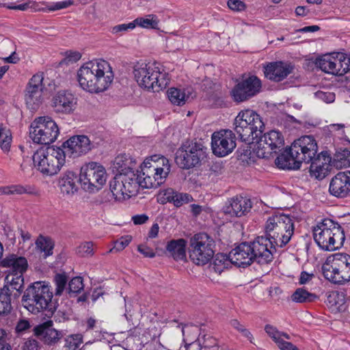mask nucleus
Listing matches in <instances>:
<instances>
[{
  "label": "nucleus",
  "mask_w": 350,
  "mask_h": 350,
  "mask_svg": "<svg viewBox=\"0 0 350 350\" xmlns=\"http://www.w3.org/2000/svg\"><path fill=\"white\" fill-rule=\"evenodd\" d=\"M113 78L110 64L103 59L88 62L77 70V81L80 87L90 93L105 91Z\"/></svg>",
  "instance_id": "f257e3e1"
},
{
  "label": "nucleus",
  "mask_w": 350,
  "mask_h": 350,
  "mask_svg": "<svg viewBox=\"0 0 350 350\" xmlns=\"http://www.w3.org/2000/svg\"><path fill=\"white\" fill-rule=\"evenodd\" d=\"M317 151L318 146L314 137L302 136L292 144L288 152L278 157L276 164L282 169L297 170L302 163H310Z\"/></svg>",
  "instance_id": "f03ea898"
},
{
  "label": "nucleus",
  "mask_w": 350,
  "mask_h": 350,
  "mask_svg": "<svg viewBox=\"0 0 350 350\" xmlns=\"http://www.w3.org/2000/svg\"><path fill=\"white\" fill-rule=\"evenodd\" d=\"M52 297L50 286L44 282H36L25 291L21 301L23 306L32 314H38L42 312L45 316L50 317L56 309Z\"/></svg>",
  "instance_id": "7ed1b4c3"
},
{
  "label": "nucleus",
  "mask_w": 350,
  "mask_h": 350,
  "mask_svg": "<svg viewBox=\"0 0 350 350\" xmlns=\"http://www.w3.org/2000/svg\"><path fill=\"white\" fill-rule=\"evenodd\" d=\"M141 170L135 173L138 187L157 188L165 183L170 172L169 160L163 156L153 155L146 159L141 165Z\"/></svg>",
  "instance_id": "20e7f679"
},
{
  "label": "nucleus",
  "mask_w": 350,
  "mask_h": 350,
  "mask_svg": "<svg viewBox=\"0 0 350 350\" xmlns=\"http://www.w3.org/2000/svg\"><path fill=\"white\" fill-rule=\"evenodd\" d=\"M313 237L324 251H334L342 247L345 236L342 227L332 219L326 218L313 227Z\"/></svg>",
  "instance_id": "39448f33"
},
{
  "label": "nucleus",
  "mask_w": 350,
  "mask_h": 350,
  "mask_svg": "<svg viewBox=\"0 0 350 350\" xmlns=\"http://www.w3.org/2000/svg\"><path fill=\"white\" fill-rule=\"evenodd\" d=\"M134 79L142 88L159 92L165 89L170 79L165 72H162L157 64L137 62L133 70Z\"/></svg>",
  "instance_id": "423d86ee"
},
{
  "label": "nucleus",
  "mask_w": 350,
  "mask_h": 350,
  "mask_svg": "<svg viewBox=\"0 0 350 350\" xmlns=\"http://www.w3.org/2000/svg\"><path fill=\"white\" fill-rule=\"evenodd\" d=\"M265 232L275 247H282L290 241L294 233L293 221L288 215L273 214L267 219Z\"/></svg>",
  "instance_id": "0eeeda50"
},
{
  "label": "nucleus",
  "mask_w": 350,
  "mask_h": 350,
  "mask_svg": "<svg viewBox=\"0 0 350 350\" xmlns=\"http://www.w3.org/2000/svg\"><path fill=\"white\" fill-rule=\"evenodd\" d=\"M65 152L60 147L49 146L40 148L32 156L34 165L42 174H57L66 162Z\"/></svg>",
  "instance_id": "6e6552de"
},
{
  "label": "nucleus",
  "mask_w": 350,
  "mask_h": 350,
  "mask_svg": "<svg viewBox=\"0 0 350 350\" xmlns=\"http://www.w3.org/2000/svg\"><path fill=\"white\" fill-rule=\"evenodd\" d=\"M234 125L240 139L247 144L258 137L265 128L260 116L250 109L240 111L234 119Z\"/></svg>",
  "instance_id": "1a4fd4ad"
},
{
  "label": "nucleus",
  "mask_w": 350,
  "mask_h": 350,
  "mask_svg": "<svg viewBox=\"0 0 350 350\" xmlns=\"http://www.w3.org/2000/svg\"><path fill=\"white\" fill-rule=\"evenodd\" d=\"M215 247V241L208 234H196L189 240V258L194 264L204 265L213 258Z\"/></svg>",
  "instance_id": "9d476101"
},
{
  "label": "nucleus",
  "mask_w": 350,
  "mask_h": 350,
  "mask_svg": "<svg viewBox=\"0 0 350 350\" xmlns=\"http://www.w3.org/2000/svg\"><path fill=\"white\" fill-rule=\"evenodd\" d=\"M81 187L90 193L99 191L107 180L105 167L96 162H90L81 167L79 179Z\"/></svg>",
  "instance_id": "9b49d317"
},
{
  "label": "nucleus",
  "mask_w": 350,
  "mask_h": 350,
  "mask_svg": "<svg viewBox=\"0 0 350 350\" xmlns=\"http://www.w3.org/2000/svg\"><path fill=\"white\" fill-rule=\"evenodd\" d=\"M206 150L202 143L187 141L176 150V163L183 169L194 167L205 157Z\"/></svg>",
  "instance_id": "f8f14e48"
},
{
  "label": "nucleus",
  "mask_w": 350,
  "mask_h": 350,
  "mask_svg": "<svg viewBox=\"0 0 350 350\" xmlns=\"http://www.w3.org/2000/svg\"><path fill=\"white\" fill-rule=\"evenodd\" d=\"M59 135V129L50 117H39L31 124L29 137L34 143L48 145L53 143Z\"/></svg>",
  "instance_id": "ddd939ff"
},
{
  "label": "nucleus",
  "mask_w": 350,
  "mask_h": 350,
  "mask_svg": "<svg viewBox=\"0 0 350 350\" xmlns=\"http://www.w3.org/2000/svg\"><path fill=\"white\" fill-rule=\"evenodd\" d=\"M109 188L115 195L116 201H123L137 194V176L134 171L116 175L109 183Z\"/></svg>",
  "instance_id": "4468645a"
},
{
  "label": "nucleus",
  "mask_w": 350,
  "mask_h": 350,
  "mask_svg": "<svg viewBox=\"0 0 350 350\" xmlns=\"http://www.w3.org/2000/svg\"><path fill=\"white\" fill-rule=\"evenodd\" d=\"M284 144L282 133L272 130L260 136L254 148V152L259 158H269L273 153L280 152Z\"/></svg>",
  "instance_id": "2eb2a0df"
},
{
  "label": "nucleus",
  "mask_w": 350,
  "mask_h": 350,
  "mask_svg": "<svg viewBox=\"0 0 350 350\" xmlns=\"http://www.w3.org/2000/svg\"><path fill=\"white\" fill-rule=\"evenodd\" d=\"M236 137L230 130H221L214 132L211 137V148L215 155L225 157L235 148Z\"/></svg>",
  "instance_id": "dca6fc26"
},
{
  "label": "nucleus",
  "mask_w": 350,
  "mask_h": 350,
  "mask_svg": "<svg viewBox=\"0 0 350 350\" xmlns=\"http://www.w3.org/2000/svg\"><path fill=\"white\" fill-rule=\"evenodd\" d=\"M43 79L42 74H36L29 79L25 88V104L31 111H37L42 104Z\"/></svg>",
  "instance_id": "f3484780"
},
{
  "label": "nucleus",
  "mask_w": 350,
  "mask_h": 350,
  "mask_svg": "<svg viewBox=\"0 0 350 350\" xmlns=\"http://www.w3.org/2000/svg\"><path fill=\"white\" fill-rule=\"evenodd\" d=\"M254 261L258 264L264 265L271 262L273 258V252L276 247L267 236L258 237L253 241L250 242Z\"/></svg>",
  "instance_id": "a211bd4d"
},
{
  "label": "nucleus",
  "mask_w": 350,
  "mask_h": 350,
  "mask_svg": "<svg viewBox=\"0 0 350 350\" xmlns=\"http://www.w3.org/2000/svg\"><path fill=\"white\" fill-rule=\"evenodd\" d=\"M261 88V81L256 76H250L238 83L232 90L231 95L236 102H243L255 96Z\"/></svg>",
  "instance_id": "6ab92c4d"
},
{
  "label": "nucleus",
  "mask_w": 350,
  "mask_h": 350,
  "mask_svg": "<svg viewBox=\"0 0 350 350\" xmlns=\"http://www.w3.org/2000/svg\"><path fill=\"white\" fill-rule=\"evenodd\" d=\"M62 148L66 155L75 158L88 152L92 149V144L87 136L75 135L64 142Z\"/></svg>",
  "instance_id": "aec40b11"
},
{
  "label": "nucleus",
  "mask_w": 350,
  "mask_h": 350,
  "mask_svg": "<svg viewBox=\"0 0 350 350\" xmlns=\"http://www.w3.org/2000/svg\"><path fill=\"white\" fill-rule=\"evenodd\" d=\"M329 192L338 198L350 195V170L338 172L331 179Z\"/></svg>",
  "instance_id": "412c9836"
},
{
  "label": "nucleus",
  "mask_w": 350,
  "mask_h": 350,
  "mask_svg": "<svg viewBox=\"0 0 350 350\" xmlns=\"http://www.w3.org/2000/svg\"><path fill=\"white\" fill-rule=\"evenodd\" d=\"M77 105V98L72 93L59 91L52 99V106L57 113L68 114L72 112Z\"/></svg>",
  "instance_id": "4be33fe9"
},
{
  "label": "nucleus",
  "mask_w": 350,
  "mask_h": 350,
  "mask_svg": "<svg viewBox=\"0 0 350 350\" xmlns=\"http://www.w3.org/2000/svg\"><path fill=\"white\" fill-rule=\"evenodd\" d=\"M294 66L283 62L268 64L264 68V74L267 79L274 82H280L293 72Z\"/></svg>",
  "instance_id": "5701e85b"
},
{
  "label": "nucleus",
  "mask_w": 350,
  "mask_h": 350,
  "mask_svg": "<svg viewBox=\"0 0 350 350\" xmlns=\"http://www.w3.org/2000/svg\"><path fill=\"white\" fill-rule=\"evenodd\" d=\"M230 258L233 265L244 267L254 262L252 250L248 242H243L230 252Z\"/></svg>",
  "instance_id": "b1692460"
},
{
  "label": "nucleus",
  "mask_w": 350,
  "mask_h": 350,
  "mask_svg": "<svg viewBox=\"0 0 350 350\" xmlns=\"http://www.w3.org/2000/svg\"><path fill=\"white\" fill-rule=\"evenodd\" d=\"M331 160V157L327 152H321L310 161V175L319 180L323 179L329 170Z\"/></svg>",
  "instance_id": "393cba45"
},
{
  "label": "nucleus",
  "mask_w": 350,
  "mask_h": 350,
  "mask_svg": "<svg viewBox=\"0 0 350 350\" xmlns=\"http://www.w3.org/2000/svg\"><path fill=\"white\" fill-rule=\"evenodd\" d=\"M51 321H47L34 328V334L47 345H54L64 337V333L51 327Z\"/></svg>",
  "instance_id": "a878e982"
},
{
  "label": "nucleus",
  "mask_w": 350,
  "mask_h": 350,
  "mask_svg": "<svg viewBox=\"0 0 350 350\" xmlns=\"http://www.w3.org/2000/svg\"><path fill=\"white\" fill-rule=\"evenodd\" d=\"M252 202L243 196H235L228 201L224 208V213L231 216L241 217L248 213L252 208Z\"/></svg>",
  "instance_id": "bb28decb"
},
{
  "label": "nucleus",
  "mask_w": 350,
  "mask_h": 350,
  "mask_svg": "<svg viewBox=\"0 0 350 350\" xmlns=\"http://www.w3.org/2000/svg\"><path fill=\"white\" fill-rule=\"evenodd\" d=\"M0 266L8 269V273L24 274L28 268L26 258L11 254L0 260Z\"/></svg>",
  "instance_id": "cd10ccee"
},
{
  "label": "nucleus",
  "mask_w": 350,
  "mask_h": 350,
  "mask_svg": "<svg viewBox=\"0 0 350 350\" xmlns=\"http://www.w3.org/2000/svg\"><path fill=\"white\" fill-rule=\"evenodd\" d=\"M77 180V174L75 172L70 170L65 172L58 180L61 193L67 196L73 195L78 189Z\"/></svg>",
  "instance_id": "c85d7f7f"
},
{
  "label": "nucleus",
  "mask_w": 350,
  "mask_h": 350,
  "mask_svg": "<svg viewBox=\"0 0 350 350\" xmlns=\"http://www.w3.org/2000/svg\"><path fill=\"white\" fill-rule=\"evenodd\" d=\"M187 241L184 239H172L165 247L167 254L178 261L186 258Z\"/></svg>",
  "instance_id": "c756f323"
},
{
  "label": "nucleus",
  "mask_w": 350,
  "mask_h": 350,
  "mask_svg": "<svg viewBox=\"0 0 350 350\" xmlns=\"http://www.w3.org/2000/svg\"><path fill=\"white\" fill-rule=\"evenodd\" d=\"M191 88H171L167 90V97L170 102L176 105H184L190 98H193Z\"/></svg>",
  "instance_id": "7c9ffc66"
},
{
  "label": "nucleus",
  "mask_w": 350,
  "mask_h": 350,
  "mask_svg": "<svg viewBox=\"0 0 350 350\" xmlns=\"http://www.w3.org/2000/svg\"><path fill=\"white\" fill-rule=\"evenodd\" d=\"M5 282L3 287H7L10 290V294L14 298L19 297L24 286L23 274L8 273Z\"/></svg>",
  "instance_id": "2f4dec72"
},
{
  "label": "nucleus",
  "mask_w": 350,
  "mask_h": 350,
  "mask_svg": "<svg viewBox=\"0 0 350 350\" xmlns=\"http://www.w3.org/2000/svg\"><path fill=\"white\" fill-rule=\"evenodd\" d=\"M322 272L327 280L334 284H342L347 282L340 273L339 267H337L334 257H332V264L326 262L322 266Z\"/></svg>",
  "instance_id": "473e14b6"
},
{
  "label": "nucleus",
  "mask_w": 350,
  "mask_h": 350,
  "mask_svg": "<svg viewBox=\"0 0 350 350\" xmlns=\"http://www.w3.org/2000/svg\"><path fill=\"white\" fill-rule=\"evenodd\" d=\"M316 64L322 71L337 75L336 53L325 55L317 59Z\"/></svg>",
  "instance_id": "72a5a7b5"
},
{
  "label": "nucleus",
  "mask_w": 350,
  "mask_h": 350,
  "mask_svg": "<svg viewBox=\"0 0 350 350\" xmlns=\"http://www.w3.org/2000/svg\"><path fill=\"white\" fill-rule=\"evenodd\" d=\"M337 267L347 282L350 281V256L347 254L337 253L332 255Z\"/></svg>",
  "instance_id": "f704fd0d"
},
{
  "label": "nucleus",
  "mask_w": 350,
  "mask_h": 350,
  "mask_svg": "<svg viewBox=\"0 0 350 350\" xmlns=\"http://www.w3.org/2000/svg\"><path fill=\"white\" fill-rule=\"evenodd\" d=\"M319 299L318 295L306 291L303 288H298L291 295L292 301L296 303H310Z\"/></svg>",
  "instance_id": "c9c22d12"
},
{
  "label": "nucleus",
  "mask_w": 350,
  "mask_h": 350,
  "mask_svg": "<svg viewBox=\"0 0 350 350\" xmlns=\"http://www.w3.org/2000/svg\"><path fill=\"white\" fill-rule=\"evenodd\" d=\"M231 264H232V262L230 258V253L228 255L224 254H217L213 262L211 265V267L216 273L220 274L224 269H228Z\"/></svg>",
  "instance_id": "e433bc0d"
},
{
  "label": "nucleus",
  "mask_w": 350,
  "mask_h": 350,
  "mask_svg": "<svg viewBox=\"0 0 350 350\" xmlns=\"http://www.w3.org/2000/svg\"><path fill=\"white\" fill-rule=\"evenodd\" d=\"M12 297L13 295L10 294V290L7 287H3L0 290V314L6 315L11 312Z\"/></svg>",
  "instance_id": "4c0bfd02"
},
{
  "label": "nucleus",
  "mask_w": 350,
  "mask_h": 350,
  "mask_svg": "<svg viewBox=\"0 0 350 350\" xmlns=\"http://www.w3.org/2000/svg\"><path fill=\"white\" fill-rule=\"evenodd\" d=\"M35 243L36 247L41 252H44L45 257L53 254L54 242L51 238L40 234L37 238Z\"/></svg>",
  "instance_id": "58836bf2"
},
{
  "label": "nucleus",
  "mask_w": 350,
  "mask_h": 350,
  "mask_svg": "<svg viewBox=\"0 0 350 350\" xmlns=\"http://www.w3.org/2000/svg\"><path fill=\"white\" fill-rule=\"evenodd\" d=\"M337 75H343L350 70V55L336 53Z\"/></svg>",
  "instance_id": "ea45409f"
},
{
  "label": "nucleus",
  "mask_w": 350,
  "mask_h": 350,
  "mask_svg": "<svg viewBox=\"0 0 350 350\" xmlns=\"http://www.w3.org/2000/svg\"><path fill=\"white\" fill-rule=\"evenodd\" d=\"M12 140L10 128L3 124H0V146L1 149L8 152L10 150Z\"/></svg>",
  "instance_id": "a19ab883"
},
{
  "label": "nucleus",
  "mask_w": 350,
  "mask_h": 350,
  "mask_svg": "<svg viewBox=\"0 0 350 350\" xmlns=\"http://www.w3.org/2000/svg\"><path fill=\"white\" fill-rule=\"evenodd\" d=\"M326 302L330 307H334L336 309L340 310L345 303V295L342 293L332 292L327 296Z\"/></svg>",
  "instance_id": "79ce46f5"
},
{
  "label": "nucleus",
  "mask_w": 350,
  "mask_h": 350,
  "mask_svg": "<svg viewBox=\"0 0 350 350\" xmlns=\"http://www.w3.org/2000/svg\"><path fill=\"white\" fill-rule=\"evenodd\" d=\"M134 22L135 26L139 25L140 27L148 28V29H157L159 21L155 15L150 14L148 18H137Z\"/></svg>",
  "instance_id": "37998d69"
},
{
  "label": "nucleus",
  "mask_w": 350,
  "mask_h": 350,
  "mask_svg": "<svg viewBox=\"0 0 350 350\" xmlns=\"http://www.w3.org/2000/svg\"><path fill=\"white\" fill-rule=\"evenodd\" d=\"M27 193V189L21 185H12L0 187V196L1 195H21Z\"/></svg>",
  "instance_id": "c03bdc74"
},
{
  "label": "nucleus",
  "mask_w": 350,
  "mask_h": 350,
  "mask_svg": "<svg viewBox=\"0 0 350 350\" xmlns=\"http://www.w3.org/2000/svg\"><path fill=\"white\" fill-rule=\"evenodd\" d=\"M54 282L55 284V295H61L66 289L68 282V278L65 273H57L55 275Z\"/></svg>",
  "instance_id": "a18cd8bd"
},
{
  "label": "nucleus",
  "mask_w": 350,
  "mask_h": 350,
  "mask_svg": "<svg viewBox=\"0 0 350 350\" xmlns=\"http://www.w3.org/2000/svg\"><path fill=\"white\" fill-rule=\"evenodd\" d=\"M84 285L81 277L73 278L68 283V292L71 295L77 294L83 289Z\"/></svg>",
  "instance_id": "49530a36"
},
{
  "label": "nucleus",
  "mask_w": 350,
  "mask_h": 350,
  "mask_svg": "<svg viewBox=\"0 0 350 350\" xmlns=\"http://www.w3.org/2000/svg\"><path fill=\"white\" fill-rule=\"evenodd\" d=\"M82 342V337L79 334L70 335L65 338L64 347L67 350H77Z\"/></svg>",
  "instance_id": "de8ad7c7"
},
{
  "label": "nucleus",
  "mask_w": 350,
  "mask_h": 350,
  "mask_svg": "<svg viewBox=\"0 0 350 350\" xmlns=\"http://www.w3.org/2000/svg\"><path fill=\"white\" fill-rule=\"evenodd\" d=\"M131 240L132 237L131 235L121 237L114 242L113 247L109 252L114 253L122 251L131 243Z\"/></svg>",
  "instance_id": "09e8293b"
},
{
  "label": "nucleus",
  "mask_w": 350,
  "mask_h": 350,
  "mask_svg": "<svg viewBox=\"0 0 350 350\" xmlns=\"http://www.w3.org/2000/svg\"><path fill=\"white\" fill-rule=\"evenodd\" d=\"M77 254L82 257L91 256L94 254L93 243L85 242L76 249Z\"/></svg>",
  "instance_id": "8fccbe9b"
},
{
  "label": "nucleus",
  "mask_w": 350,
  "mask_h": 350,
  "mask_svg": "<svg viewBox=\"0 0 350 350\" xmlns=\"http://www.w3.org/2000/svg\"><path fill=\"white\" fill-rule=\"evenodd\" d=\"M72 3H73V2L71 0L59 1V2L53 3L50 5H46L45 8H43L42 9L40 8L38 10H42L44 12L55 11V10H59L66 8L70 6Z\"/></svg>",
  "instance_id": "3c124183"
},
{
  "label": "nucleus",
  "mask_w": 350,
  "mask_h": 350,
  "mask_svg": "<svg viewBox=\"0 0 350 350\" xmlns=\"http://www.w3.org/2000/svg\"><path fill=\"white\" fill-rule=\"evenodd\" d=\"M230 323L232 327L236 329L239 332L241 333L244 337L247 338L251 342H252V334L238 320L232 319L230 321Z\"/></svg>",
  "instance_id": "603ef678"
},
{
  "label": "nucleus",
  "mask_w": 350,
  "mask_h": 350,
  "mask_svg": "<svg viewBox=\"0 0 350 350\" xmlns=\"http://www.w3.org/2000/svg\"><path fill=\"white\" fill-rule=\"evenodd\" d=\"M265 330L277 345L282 340L281 332H279L275 327L267 324L265 327Z\"/></svg>",
  "instance_id": "864d4df0"
},
{
  "label": "nucleus",
  "mask_w": 350,
  "mask_h": 350,
  "mask_svg": "<svg viewBox=\"0 0 350 350\" xmlns=\"http://www.w3.org/2000/svg\"><path fill=\"white\" fill-rule=\"evenodd\" d=\"M135 27V23L134 21L128 24H120L116 25L112 27L111 33L113 34H120L122 35V33L126 32L129 29H133Z\"/></svg>",
  "instance_id": "5fc2aeb1"
},
{
  "label": "nucleus",
  "mask_w": 350,
  "mask_h": 350,
  "mask_svg": "<svg viewBox=\"0 0 350 350\" xmlns=\"http://www.w3.org/2000/svg\"><path fill=\"white\" fill-rule=\"evenodd\" d=\"M31 325L30 323L27 319H20L16 323V325L15 326V332L18 335L23 334L25 332H26L29 329H30Z\"/></svg>",
  "instance_id": "6e6d98bb"
},
{
  "label": "nucleus",
  "mask_w": 350,
  "mask_h": 350,
  "mask_svg": "<svg viewBox=\"0 0 350 350\" xmlns=\"http://www.w3.org/2000/svg\"><path fill=\"white\" fill-rule=\"evenodd\" d=\"M174 194V189L172 188H167L166 189H163L159 193V202L161 204H165L170 201V199L172 197H173Z\"/></svg>",
  "instance_id": "4d7b16f0"
},
{
  "label": "nucleus",
  "mask_w": 350,
  "mask_h": 350,
  "mask_svg": "<svg viewBox=\"0 0 350 350\" xmlns=\"http://www.w3.org/2000/svg\"><path fill=\"white\" fill-rule=\"evenodd\" d=\"M227 5L230 10L236 12H241L246 8L245 3L241 0H228Z\"/></svg>",
  "instance_id": "13d9d810"
},
{
  "label": "nucleus",
  "mask_w": 350,
  "mask_h": 350,
  "mask_svg": "<svg viewBox=\"0 0 350 350\" xmlns=\"http://www.w3.org/2000/svg\"><path fill=\"white\" fill-rule=\"evenodd\" d=\"M193 200V198L191 195L185 193L178 192L177 197L176 198V204L175 206L180 207L185 204H187Z\"/></svg>",
  "instance_id": "bf43d9fd"
},
{
  "label": "nucleus",
  "mask_w": 350,
  "mask_h": 350,
  "mask_svg": "<svg viewBox=\"0 0 350 350\" xmlns=\"http://www.w3.org/2000/svg\"><path fill=\"white\" fill-rule=\"evenodd\" d=\"M350 156V151L347 149L343 150L342 152H338L335 154L334 160L341 163V164L346 165L349 163L348 157Z\"/></svg>",
  "instance_id": "052dcab7"
},
{
  "label": "nucleus",
  "mask_w": 350,
  "mask_h": 350,
  "mask_svg": "<svg viewBox=\"0 0 350 350\" xmlns=\"http://www.w3.org/2000/svg\"><path fill=\"white\" fill-rule=\"evenodd\" d=\"M100 204H107L111 203V202L115 200V195H113V192L111 191V189L109 188V190H105L103 191L100 196Z\"/></svg>",
  "instance_id": "680f3d73"
},
{
  "label": "nucleus",
  "mask_w": 350,
  "mask_h": 350,
  "mask_svg": "<svg viewBox=\"0 0 350 350\" xmlns=\"http://www.w3.org/2000/svg\"><path fill=\"white\" fill-rule=\"evenodd\" d=\"M133 161L126 155H122V174H126L132 170Z\"/></svg>",
  "instance_id": "e2e57ef3"
},
{
  "label": "nucleus",
  "mask_w": 350,
  "mask_h": 350,
  "mask_svg": "<svg viewBox=\"0 0 350 350\" xmlns=\"http://www.w3.org/2000/svg\"><path fill=\"white\" fill-rule=\"evenodd\" d=\"M40 346L37 340L34 339L27 340L23 345V350H39Z\"/></svg>",
  "instance_id": "0e129e2a"
},
{
  "label": "nucleus",
  "mask_w": 350,
  "mask_h": 350,
  "mask_svg": "<svg viewBox=\"0 0 350 350\" xmlns=\"http://www.w3.org/2000/svg\"><path fill=\"white\" fill-rule=\"evenodd\" d=\"M137 250L145 257L153 258L155 256V253L154 252V251L151 248L146 245H140L138 246Z\"/></svg>",
  "instance_id": "69168bd1"
},
{
  "label": "nucleus",
  "mask_w": 350,
  "mask_h": 350,
  "mask_svg": "<svg viewBox=\"0 0 350 350\" xmlns=\"http://www.w3.org/2000/svg\"><path fill=\"white\" fill-rule=\"evenodd\" d=\"M149 217L146 214L135 215L132 217V221L135 225H142L147 222Z\"/></svg>",
  "instance_id": "338daca9"
},
{
  "label": "nucleus",
  "mask_w": 350,
  "mask_h": 350,
  "mask_svg": "<svg viewBox=\"0 0 350 350\" xmlns=\"http://www.w3.org/2000/svg\"><path fill=\"white\" fill-rule=\"evenodd\" d=\"M278 346L281 350H299L291 342L284 341L283 339L278 344Z\"/></svg>",
  "instance_id": "774afa93"
}]
</instances>
